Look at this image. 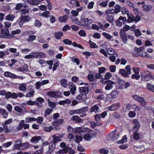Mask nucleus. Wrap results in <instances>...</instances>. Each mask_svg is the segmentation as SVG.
Instances as JSON below:
<instances>
[{"label": "nucleus", "mask_w": 154, "mask_h": 154, "mask_svg": "<svg viewBox=\"0 0 154 154\" xmlns=\"http://www.w3.org/2000/svg\"><path fill=\"white\" fill-rule=\"evenodd\" d=\"M131 69L130 65H128L126 66L125 68V70L127 76H128L129 75H130L131 74Z\"/></svg>", "instance_id": "e433bc0d"}, {"label": "nucleus", "mask_w": 154, "mask_h": 154, "mask_svg": "<svg viewBox=\"0 0 154 154\" xmlns=\"http://www.w3.org/2000/svg\"><path fill=\"white\" fill-rule=\"evenodd\" d=\"M47 96L52 98H56L57 97V93L55 91H52L48 92L46 93Z\"/></svg>", "instance_id": "a878e982"}, {"label": "nucleus", "mask_w": 154, "mask_h": 154, "mask_svg": "<svg viewBox=\"0 0 154 154\" xmlns=\"http://www.w3.org/2000/svg\"><path fill=\"white\" fill-rule=\"evenodd\" d=\"M133 138L136 140H138L139 139L140 137V134L137 133V132H133Z\"/></svg>", "instance_id": "864d4df0"}, {"label": "nucleus", "mask_w": 154, "mask_h": 154, "mask_svg": "<svg viewBox=\"0 0 154 154\" xmlns=\"http://www.w3.org/2000/svg\"><path fill=\"white\" fill-rule=\"evenodd\" d=\"M24 123L25 121L24 120H21L20 121L17 127V129L18 131L22 129Z\"/></svg>", "instance_id": "bb28decb"}, {"label": "nucleus", "mask_w": 154, "mask_h": 154, "mask_svg": "<svg viewBox=\"0 0 154 154\" xmlns=\"http://www.w3.org/2000/svg\"><path fill=\"white\" fill-rule=\"evenodd\" d=\"M41 137L39 136H35L32 137L30 142L33 143H36L41 140Z\"/></svg>", "instance_id": "4be33fe9"}, {"label": "nucleus", "mask_w": 154, "mask_h": 154, "mask_svg": "<svg viewBox=\"0 0 154 154\" xmlns=\"http://www.w3.org/2000/svg\"><path fill=\"white\" fill-rule=\"evenodd\" d=\"M90 110L91 112H94L95 113H99L100 112V109L99 107V105L98 104H95L91 106L90 108Z\"/></svg>", "instance_id": "1a4fd4ad"}, {"label": "nucleus", "mask_w": 154, "mask_h": 154, "mask_svg": "<svg viewBox=\"0 0 154 154\" xmlns=\"http://www.w3.org/2000/svg\"><path fill=\"white\" fill-rule=\"evenodd\" d=\"M120 107V104L116 103L108 107V109L109 111H113L116 110Z\"/></svg>", "instance_id": "2eb2a0df"}, {"label": "nucleus", "mask_w": 154, "mask_h": 154, "mask_svg": "<svg viewBox=\"0 0 154 154\" xmlns=\"http://www.w3.org/2000/svg\"><path fill=\"white\" fill-rule=\"evenodd\" d=\"M30 146V144L29 143L26 142L16 145L15 148L20 149H26L29 147Z\"/></svg>", "instance_id": "39448f33"}, {"label": "nucleus", "mask_w": 154, "mask_h": 154, "mask_svg": "<svg viewBox=\"0 0 154 154\" xmlns=\"http://www.w3.org/2000/svg\"><path fill=\"white\" fill-rule=\"evenodd\" d=\"M143 9L146 12L148 11L152 8V7L151 5H145L142 6Z\"/></svg>", "instance_id": "72a5a7b5"}, {"label": "nucleus", "mask_w": 154, "mask_h": 154, "mask_svg": "<svg viewBox=\"0 0 154 154\" xmlns=\"http://www.w3.org/2000/svg\"><path fill=\"white\" fill-rule=\"evenodd\" d=\"M124 81L122 80H120L119 82L117 83V88L119 89H122L124 88Z\"/></svg>", "instance_id": "393cba45"}, {"label": "nucleus", "mask_w": 154, "mask_h": 154, "mask_svg": "<svg viewBox=\"0 0 154 154\" xmlns=\"http://www.w3.org/2000/svg\"><path fill=\"white\" fill-rule=\"evenodd\" d=\"M71 80L73 82L79 85H85L87 86L88 85V83H85L79 80V78L77 76H74L72 77L71 78Z\"/></svg>", "instance_id": "20e7f679"}, {"label": "nucleus", "mask_w": 154, "mask_h": 154, "mask_svg": "<svg viewBox=\"0 0 154 154\" xmlns=\"http://www.w3.org/2000/svg\"><path fill=\"white\" fill-rule=\"evenodd\" d=\"M68 18V17L67 15H64L59 17V21L60 22L65 23Z\"/></svg>", "instance_id": "b1692460"}, {"label": "nucleus", "mask_w": 154, "mask_h": 154, "mask_svg": "<svg viewBox=\"0 0 154 154\" xmlns=\"http://www.w3.org/2000/svg\"><path fill=\"white\" fill-rule=\"evenodd\" d=\"M2 115L3 116V118L6 119L7 118L8 116V113L7 111L5 109H3V112L2 113Z\"/></svg>", "instance_id": "774afa93"}, {"label": "nucleus", "mask_w": 154, "mask_h": 154, "mask_svg": "<svg viewBox=\"0 0 154 154\" xmlns=\"http://www.w3.org/2000/svg\"><path fill=\"white\" fill-rule=\"evenodd\" d=\"M106 20L107 21L110 23H112L113 22L114 18L112 16L110 15H108L106 16Z\"/></svg>", "instance_id": "ea45409f"}, {"label": "nucleus", "mask_w": 154, "mask_h": 154, "mask_svg": "<svg viewBox=\"0 0 154 154\" xmlns=\"http://www.w3.org/2000/svg\"><path fill=\"white\" fill-rule=\"evenodd\" d=\"M27 85L26 83L21 84L19 86V89L22 92L25 91L27 90Z\"/></svg>", "instance_id": "a211bd4d"}, {"label": "nucleus", "mask_w": 154, "mask_h": 154, "mask_svg": "<svg viewBox=\"0 0 154 154\" xmlns=\"http://www.w3.org/2000/svg\"><path fill=\"white\" fill-rule=\"evenodd\" d=\"M36 119L37 123L41 124L43 121V118L42 117H38Z\"/></svg>", "instance_id": "0e129e2a"}, {"label": "nucleus", "mask_w": 154, "mask_h": 154, "mask_svg": "<svg viewBox=\"0 0 154 154\" xmlns=\"http://www.w3.org/2000/svg\"><path fill=\"white\" fill-rule=\"evenodd\" d=\"M55 37L57 39H60L61 37L63 35V33L61 32H58L55 33Z\"/></svg>", "instance_id": "473e14b6"}, {"label": "nucleus", "mask_w": 154, "mask_h": 154, "mask_svg": "<svg viewBox=\"0 0 154 154\" xmlns=\"http://www.w3.org/2000/svg\"><path fill=\"white\" fill-rule=\"evenodd\" d=\"M69 88L71 94H74L76 90V86L73 83L71 84L69 87Z\"/></svg>", "instance_id": "412c9836"}, {"label": "nucleus", "mask_w": 154, "mask_h": 154, "mask_svg": "<svg viewBox=\"0 0 154 154\" xmlns=\"http://www.w3.org/2000/svg\"><path fill=\"white\" fill-rule=\"evenodd\" d=\"M126 18L125 17H123L120 16L116 22V24L119 26H122L123 24H124L125 22L126 21Z\"/></svg>", "instance_id": "9b49d317"}, {"label": "nucleus", "mask_w": 154, "mask_h": 154, "mask_svg": "<svg viewBox=\"0 0 154 154\" xmlns=\"http://www.w3.org/2000/svg\"><path fill=\"white\" fill-rule=\"evenodd\" d=\"M136 115L135 112L132 111H130L128 113V116L131 118L134 117Z\"/></svg>", "instance_id": "338daca9"}, {"label": "nucleus", "mask_w": 154, "mask_h": 154, "mask_svg": "<svg viewBox=\"0 0 154 154\" xmlns=\"http://www.w3.org/2000/svg\"><path fill=\"white\" fill-rule=\"evenodd\" d=\"M107 85L105 87V89L106 90H109L112 89L113 88V85H114L115 83L109 80L107 82Z\"/></svg>", "instance_id": "4468645a"}, {"label": "nucleus", "mask_w": 154, "mask_h": 154, "mask_svg": "<svg viewBox=\"0 0 154 154\" xmlns=\"http://www.w3.org/2000/svg\"><path fill=\"white\" fill-rule=\"evenodd\" d=\"M60 83L62 86L65 88L67 86V81L65 79H62L60 81Z\"/></svg>", "instance_id": "6e6d98bb"}, {"label": "nucleus", "mask_w": 154, "mask_h": 154, "mask_svg": "<svg viewBox=\"0 0 154 154\" xmlns=\"http://www.w3.org/2000/svg\"><path fill=\"white\" fill-rule=\"evenodd\" d=\"M106 51L110 55H115L116 54L115 50L112 48H107L106 50Z\"/></svg>", "instance_id": "c85d7f7f"}, {"label": "nucleus", "mask_w": 154, "mask_h": 154, "mask_svg": "<svg viewBox=\"0 0 154 154\" xmlns=\"http://www.w3.org/2000/svg\"><path fill=\"white\" fill-rule=\"evenodd\" d=\"M115 12V11H114V9H109L106 10L105 11V14L107 15H110L114 13Z\"/></svg>", "instance_id": "58836bf2"}, {"label": "nucleus", "mask_w": 154, "mask_h": 154, "mask_svg": "<svg viewBox=\"0 0 154 154\" xmlns=\"http://www.w3.org/2000/svg\"><path fill=\"white\" fill-rule=\"evenodd\" d=\"M53 141L54 143H57L58 142H60L61 140L60 137L57 135H54L53 136Z\"/></svg>", "instance_id": "5701e85b"}, {"label": "nucleus", "mask_w": 154, "mask_h": 154, "mask_svg": "<svg viewBox=\"0 0 154 154\" xmlns=\"http://www.w3.org/2000/svg\"><path fill=\"white\" fill-rule=\"evenodd\" d=\"M35 92V90L32 88L29 89L28 92L26 94V97H32Z\"/></svg>", "instance_id": "dca6fc26"}, {"label": "nucleus", "mask_w": 154, "mask_h": 154, "mask_svg": "<svg viewBox=\"0 0 154 154\" xmlns=\"http://www.w3.org/2000/svg\"><path fill=\"white\" fill-rule=\"evenodd\" d=\"M42 24L40 21L38 20H36L35 21L34 25L36 27H40Z\"/></svg>", "instance_id": "bf43d9fd"}, {"label": "nucleus", "mask_w": 154, "mask_h": 154, "mask_svg": "<svg viewBox=\"0 0 154 154\" xmlns=\"http://www.w3.org/2000/svg\"><path fill=\"white\" fill-rule=\"evenodd\" d=\"M26 120V122H29L32 121H36V119L35 118H30L29 117H26L25 118Z\"/></svg>", "instance_id": "a18cd8bd"}, {"label": "nucleus", "mask_w": 154, "mask_h": 154, "mask_svg": "<svg viewBox=\"0 0 154 154\" xmlns=\"http://www.w3.org/2000/svg\"><path fill=\"white\" fill-rule=\"evenodd\" d=\"M87 78L90 81L93 82L94 79V75L92 74H88Z\"/></svg>", "instance_id": "e2e57ef3"}, {"label": "nucleus", "mask_w": 154, "mask_h": 154, "mask_svg": "<svg viewBox=\"0 0 154 154\" xmlns=\"http://www.w3.org/2000/svg\"><path fill=\"white\" fill-rule=\"evenodd\" d=\"M119 72L121 74L124 76V77H128L126 72L125 70L124 69H120Z\"/></svg>", "instance_id": "49530a36"}, {"label": "nucleus", "mask_w": 154, "mask_h": 154, "mask_svg": "<svg viewBox=\"0 0 154 154\" xmlns=\"http://www.w3.org/2000/svg\"><path fill=\"white\" fill-rule=\"evenodd\" d=\"M127 141V137L126 135H125L122 139L121 140H119L117 141L118 143H122L124 142H126Z\"/></svg>", "instance_id": "5fc2aeb1"}, {"label": "nucleus", "mask_w": 154, "mask_h": 154, "mask_svg": "<svg viewBox=\"0 0 154 154\" xmlns=\"http://www.w3.org/2000/svg\"><path fill=\"white\" fill-rule=\"evenodd\" d=\"M93 22V21L92 19L88 18L85 19H82L80 20V23L82 25L84 26L90 24Z\"/></svg>", "instance_id": "6e6552de"}, {"label": "nucleus", "mask_w": 154, "mask_h": 154, "mask_svg": "<svg viewBox=\"0 0 154 154\" xmlns=\"http://www.w3.org/2000/svg\"><path fill=\"white\" fill-rule=\"evenodd\" d=\"M137 101L140 103L142 106L144 107L146 105V101L142 97L140 96Z\"/></svg>", "instance_id": "cd10ccee"}, {"label": "nucleus", "mask_w": 154, "mask_h": 154, "mask_svg": "<svg viewBox=\"0 0 154 154\" xmlns=\"http://www.w3.org/2000/svg\"><path fill=\"white\" fill-rule=\"evenodd\" d=\"M21 32V30L20 29H17L15 30H13L11 31V34L13 35H15L17 34H19Z\"/></svg>", "instance_id": "680f3d73"}, {"label": "nucleus", "mask_w": 154, "mask_h": 154, "mask_svg": "<svg viewBox=\"0 0 154 154\" xmlns=\"http://www.w3.org/2000/svg\"><path fill=\"white\" fill-rule=\"evenodd\" d=\"M15 16L13 14H9L6 17V20H8L12 21L14 19Z\"/></svg>", "instance_id": "a19ab883"}, {"label": "nucleus", "mask_w": 154, "mask_h": 154, "mask_svg": "<svg viewBox=\"0 0 154 154\" xmlns=\"http://www.w3.org/2000/svg\"><path fill=\"white\" fill-rule=\"evenodd\" d=\"M141 77L143 80L146 81H149L151 79H154V76L148 71L143 72L141 74Z\"/></svg>", "instance_id": "f03ea898"}, {"label": "nucleus", "mask_w": 154, "mask_h": 154, "mask_svg": "<svg viewBox=\"0 0 154 154\" xmlns=\"http://www.w3.org/2000/svg\"><path fill=\"white\" fill-rule=\"evenodd\" d=\"M67 152L70 154H74L75 153V151L72 149L70 147H68L66 146Z\"/></svg>", "instance_id": "603ef678"}, {"label": "nucleus", "mask_w": 154, "mask_h": 154, "mask_svg": "<svg viewBox=\"0 0 154 154\" xmlns=\"http://www.w3.org/2000/svg\"><path fill=\"white\" fill-rule=\"evenodd\" d=\"M103 35L108 40L110 39L112 37L109 33L106 32H103L102 33Z\"/></svg>", "instance_id": "09e8293b"}, {"label": "nucleus", "mask_w": 154, "mask_h": 154, "mask_svg": "<svg viewBox=\"0 0 154 154\" xmlns=\"http://www.w3.org/2000/svg\"><path fill=\"white\" fill-rule=\"evenodd\" d=\"M11 36L8 29H3L0 32V37L2 38H9Z\"/></svg>", "instance_id": "7ed1b4c3"}, {"label": "nucleus", "mask_w": 154, "mask_h": 154, "mask_svg": "<svg viewBox=\"0 0 154 154\" xmlns=\"http://www.w3.org/2000/svg\"><path fill=\"white\" fill-rule=\"evenodd\" d=\"M141 17L140 15H136L135 17L132 14H130V16L128 17V20L130 22L134 21L136 22H138L140 20Z\"/></svg>", "instance_id": "0eeeda50"}, {"label": "nucleus", "mask_w": 154, "mask_h": 154, "mask_svg": "<svg viewBox=\"0 0 154 154\" xmlns=\"http://www.w3.org/2000/svg\"><path fill=\"white\" fill-rule=\"evenodd\" d=\"M83 138L85 140L88 141L91 140V136L90 134H87L84 135Z\"/></svg>", "instance_id": "37998d69"}, {"label": "nucleus", "mask_w": 154, "mask_h": 154, "mask_svg": "<svg viewBox=\"0 0 154 154\" xmlns=\"http://www.w3.org/2000/svg\"><path fill=\"white\" fill-rule=\"evenodd\" d=\"M4 75L7 77H10L13 79H14L15 74L11 73L10 72H5L4 73Z\"/></svg>", "instance_id": "7c9ffc66"}, {"label": "nucleus", "mask_w": 154, "mask_h": 154, "mask_svg": "<svg viewBox=\"0 0 154 154\" xmlns=\"http://www.w3.org/2000/svg\"><path fill=\"white\" fill-rule=\"evenodd\" d=\"M133 122L134 124V126L132 130L133 132H137L140 128V123L138 120L136 119H133Z\"/></svg>", "instance_id": "423d86ee"}, {"label": "nucleus", "mask_w": 154, "mask_h": 154, "mask_svg": "<svg viewBox=\"0 0 154 154\" xmlns=\"http://www.w3.org/2000/svg\"><path fill=\"white\" fill-rule=\"evenodd\" d=\"M67 130L68 132H75L85 133V132H91L92 130L87 128L83 127H79L74 129L70 126H68L67 127Z\"/></svg>", "instance_id": "f257e3e1"}, {"label": "nucleus", "mask_w": 154, "mask_h": 154, "mask_svg": "<svg viewBox=\"0 0 154 154\" xmlns=\"http://www.w3.org/2000/svg\"><path fill=\"white\" fill-rule=\"evenodd\" d=\"M20 18L24 22H27L30 20V17L28 16H22Z\"/></svg>", "instance_id": "c9c22d12"}, {"label": "nucleus", "mask_w": 154, "mask_h": 154, "mask_svg": "<svg viewBox=\"0 0 154 154\" xmlns=\"http://www.w3.org/2000/svg\"><path fill=\"white\" fill-rule=\"evenodd\" d=\"M82 140V137L79 135H76L75 137L76 142L79 144L80 142Z\"/></svg>", "instance_id": "c03bdc74"}, {"label": "nucleus", "mask_w": 154, "mask_h": 154, "mask_svg": "<svg viewBox=\"0 0 154 154\" xmlns=\"http://www.w3.org/2000/svg\"><path fill=\"white\" fill-rule=\"evenodd\" d=\"M138 54L142 57L146 58H152V57L150 55L148 54L145 51H142L141 52H139L138 53Z\"/></svg>", "instance_id": "f3484780"}, {"label": "nucleus", "mask_w": 154, "mask_h": 154, "mask_svg": "<svg viewBox=\"0 0 154 154\" xmlns=\"http://www.w3.org/2000/svg\"><path fill=\"white\" fill-rule=\"evenodd\" d=\"M58 153L60 154H65L67 153L66 147L63 149L59 150Z\"/></svg>", "instance_id": "13d9d810"}, {"label": "nucleus", "mask_w": 154, "mask_h": 154, "mask_svg": "<svg viewBox=\"0 0 154 154\" xmlns=\"http://www.w3.org/2000/svg\"><path fill=\"white\" fill-rule=\"evenodd\" d=\"M88 85L85 86V87H83L81 88V89L83 91L85 92V93H88Z\"/></svg>", "instance_id": "4d7b16f0"}, {"label": "nucleus", "mask_w": 154, "mask_h": 154, "mask_svg": "<svg viewBox=\"0 0 154 154\" xmlns=\"http://www.w3.org/2000/svg\"><path fill=\"white\" fill-rule=\"evenodd\" d=\"M71 120L75 122L79 123H82L83 122V120L79 118L78 116H72L71 118Z\"/></svg>", "instance_id": "6ab92c4d"}, {"label": "nucleus", "mask_w": 154, "mask_h": 154, "mask_svg": "<svg viewBox=\"0 0 154 154\" xmlns=\"http://www.w3.org/2000/svg\"><path fill=\"white\" fill-rule=\"evenodd\" d=\"M115 10L114 11H115V13L117 14L121 10V7L118 5H116L115 6Z\"/></svg>", "instance_id": "8fccbe9b"}, {"label": "nucleus", "mask_w": 154, "mask_h": 154, "mask_svg": "<svg viewBox=\"0 0 154 154\" xmlns=\"http://www.w3.org/2000/svg\"><path fill=\"white\" fill-rule=\"evenodd\" d=\"M80 110L78 109L72 110L69 112V114L71 115H72L76 114H79L80 113Z\"/></svg>", "instance_id": "79ce46f5"}, {"label": "nucleus", "mask_w": 154, "mask_h": 154, "mask_svg": "<svg viewBox=\"0 0 154 154\" xmlns=\"http://www.w3.org/2000/svg\"><path fill=\"white\" fill-rule=\"evenodd\" d=\"M12 143V142L11 141L6 142L3 144L2 147L4 148H6L10 146L11 145Z\"/></svg>", "instance_id": "3c124183"}, {"label": "nucleus", "mask_w": 154, "mask_h": 154, "mask_svg": "<svg viewBox=\"0 0 154 154\" xmlns=\"http://www.w3.org/2000/svg\"><path fill=\"white\" fill-rule=\"evenodd\" d=\"M146 86L148 90L154 92V85L148 83L146 84Z\"/></svg>", "instance_id": "f704fd0d"}, {"label": "nucleus", "mask_w": 154, "mask_h": 154, "mask_svg": "<svg viewBox=\"0 0 154 154\" xmlns=\"http://www.w3.org/2000/svg\"><path fill=\"white\" fill-rule=\"evenodd\" d=\"M27 40L29 42H31L36 39V36L35 35H29L26 38Z\"/></svg>", "instance_id": "c756f323"}, {"label": "nucleus", "mask_w": 154, "mask_h": 154, "mask_svg": "<svg viewBox=\"0 0 154 154\" xmlns=\"http://www.w3.org/2000/svg\"><path fill=\"white\" fill-rule=\"evenodd\" d=\"M100 152L101 153L103 154H107L109 152V151L104 148H102L100 149Z\"/></svg>", "instance_id": "69168bd1"}, {"label": "nucleus", "mask_w": 154, "mask_h": 154, "mask_svg": "<svg viewBox=\"0 0 154 154\" xmlns=\"http://www.w3.org/2000/svg\"><path fill=\"white\" fill-rule=\"evenodd\" d=\"M120 34L121 38L122 39L123 42L125 44L126 43L127 39L125 32H122V30L121 29L120 30Z\"/></svg>", "instance_id": "ddd939ff"}, {"label": "nucleus", "mask_w": 154, "mask_h": 154, "mask_svg": "<svg viewBox=\"0 0 154 154\" xmlns=\"http://www.w3.org/2000/svg\"><path fill=\"white\" fill-rule=\"evenodd\" d=\"M64 122L63 119H60L57 121H55L53 122V125L55 126H58L60 124L63 123Z\"/></svg>", "instance_id": "aec40b11"}, {"label": "nucleus", "mask_w": 154, "mask_h": 154, "mask_svg": "<svg viewBox=\"0 0 154 154\" xmlns=\"http://www.w3.org/2000/svg\"><path fill=\"white\" fill-rule=\"evenodd\" d=\"M89 43L90 45V47L93 48H97L98 46L95 43L92 42L91 40H89Z\"/></svg>", "instance_id": "4c0bfd02"}, {"label": "nucleus", "mask_w": 154, "mask_h": 154, "mask_svg": "<svg viewBox=\"0 0 154 154\" xmlns=\"http://www.w3.org/2000/svg\"><path fill=\"white\" fill-rule=\"evenodd\" d=\"M111 95L113 98H116L117 96L118 93L116 90H113L111 92Z\"/></svg>", "instance_id": "de8ad7c7"}, {"label": "nucleus", "mask_w": 154, "mask_h": 154, "mask_svg": "<svg viewBox=\"0 0 154 154\" xmlns=\"http://www.w3.org/2000/svg\"><path fill=\"white\" fill-rule=\"evenodd\" d=\"M71 60L73 62H75L77 65H78L79 64V60L75 57H72Z\"/></svg>", "instance_id": "052dcab7"}, {"label": "nucleus", "mask_w": 154, "mask_h": 154, "mask_svg": "<svg viewBox=\"0 0 154 154\" xmlns=\"http://www.w3.org/2000/svg\"><path fill=\"white\" fill-rule=\"evenodd\" d=\"M24 2L31 5H36L40 3L39 0H22Z\"/></svg>", "instance_id": "f8f14e48"}, {"label": "nucleus", "mask_w": 154, "mask_h": 154, "mask_svg": "<svg viewBox=\"0 0 154 154\" xmlns=\"http://www.w3.org/2000/svg\"><path fill=\"white\" fill-rule=\"evenodd\" d=\"M71 102L70 100L66 99L65 100H61L59 101L58 103L60 105H64L65 104H69Z\"/></svg>", "instance_id": "2f4dec72"}, {"label": "nucleus", "mask_w": 154, "mask_h": 154, "mask_svg": "<svg viewBox=\"0 0 154 154\" xmlns=\"http://www.w3.org/2000/svg\"><path fill=\"white\" fill-rule=\"evenodd\" d=\"M109 135L110 137L113 140H117L119 136L118 133L115 130L113 131L110 133Z\"/></svg>", "instance_id": "9d476101"}]
</instances>
